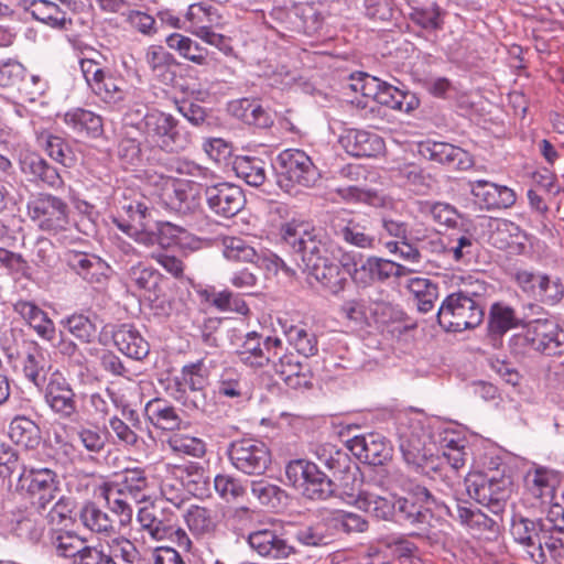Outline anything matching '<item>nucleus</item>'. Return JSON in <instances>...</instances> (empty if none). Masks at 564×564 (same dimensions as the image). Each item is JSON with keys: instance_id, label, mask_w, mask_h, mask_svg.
<instances>
[{"instance_id": "obj_22", "label": "nucleus", "mask_w": 564, "mask_h": 564, "mask_svg": "<svg viewBox=\"0 0 564 564\" xmlns=\"http://www.w3.org/2000/svg\"><path fill=\"white\" fill-rule=\"evenodd\" d=\"M471 194L478 199L481 207L486 209L509 208L517 200L513 189L485 180H479L471 184Z\"/></svg>"}, {"instance_id": "obj_1", "label": "nucleus", "mask_w": 564, "mask_h": 564, "mask_svg": "<svg viewBox=\"0 0 564 564\" xmlns=\"http://www.w3.org/2000/svg\"><path fill=\"white\" fill-rule=\"evenodd\" d=\"M485 311L480 292L460 290L449 294L438 307L436 317L446 332H463L477 327Z\"/></svg>"}, {"instance_id": "obj_28", "label": "nucleus", "mask_w": 564, "mask_h": 564, "mask_svg": "<svg viewBox=\"0 0 564 564\" xmlns=\"http://www.w3.org/2000/svg\"><path fill=\"white\" fill-rule=\"evenodd\" d=\"M113 343L126 356L141 360L149 354V344L131 325H120L112 335Z\"/></svg>"}, {"instance_id": "obj_42", "label": "nucleus", "mask_w": 564, "mask_h": 564, "mask_svg": "<svg viewBox=\"0 0 564 564\" xmlns=\"http://www.w3.org/2000/svg\"><path fill=\"white\" fill-rule=\"evenodd\" d=\"M36 141L56 162L64 166H68L73 162L72 150L63 138L48 131H41L36 133Z\"/></svg>"}, {"instance_id": "obj_62", "label": "nucleus", "mask_w": 564, "mask_h": 564, "mask_svg": "<svg viewBox=\"0 0 564 564\" xmlns=\"http://www.w3.org/2000/svg\"><path fill=\"white\" fill-rule=\"evenodd\" d=\"M216 491L226 500H236L245 494V488L234 477L217 475L214 479Z\"/></svg>"}, {"instance_id": "obj_18", "label": "nucleus", "mask_w": 564, "mask_h": 564, "mask_svg": "<svg viewBox=\"0 0 564 564\" xmlns=\"http://www.w3.org/2000/svg\"><path fill=\"white\" fill-rule=\"evenodd\" d=\"M305 271L334 295L340 293L348 282L349 271L337 263L334 256L311 265Z\"/></svg>"}, {"instance_id": "obj_63", "label": "nucleus", "mask_w": 564, "mask_h": 564, "mask_svg": "<svg viewBox=\"0 0 564 564\" xmlns=\"http://www.w3.org/2000/svg\"><path fill=\"white\" fill-rule=\"evenodd\" d=\"M447 252L452 253L455 261H469L475 249L476 241L471 235L465 234L451 240Z\"/></svg>"}, {"instance_id": "obj_47", "label": "nucleus", "mask_w": 564, "mask_h": 564, "mask_svg": "<svg viewBox=\"0 0 564 564\" xmlns=\"http://www.w3.org/2000/svg\"><path fill=\"white\" fill-rule=\"evenodd\" d=\"M79 518L86 528L97 533L110 532L113 528L110 517L94 502L83 507Z\"/></svg>"}, {"instance_id": "obj_50", "label": "nucleus", "mask_w": 564, "mask_h": 564, "mask_svg": "<svg viewBox=\"0 0 564 564\" xmlns=\"http://www.w3.org/2000/svg\"><path fill=\"white\" fill-rule=\"evenodd\" d=\"M135 414L134 411L130 412L131 416V425L127 424L124 421L119 419L118 416H113L109 420V426L111 431L115 433L118 441L127 446L134 447L139 442V436L137 431L140 429V421L138 417H133Z\"/></svg>"}, {"instance_id": "obj_26", "label": "nucleus", "mask_w": 564, "mask_h": 564, "mask_svg": "<svg viewBox=\"0 0 564 564\" xmlns=\"http://www.w3.org/2000/svg\"><path fill=\"white\" fill-rule=\"evenodd\" d=\"M356 503L360 509L372 513L378 519L391 520L397 514V496L390 492L382 495L364 489L358 494Z\"/></svg>"}, {"instance_id": "obj_61", "label": "nucleus", "mask_w": 564, "mask_h": 564, "mask_svg": "<svg viewBox=\"0 0 564 564\" xmlns=\"http://www.w3.org/2000/svg\"><path fill=\"white\" fill-rule=\"evenodd\" d=\"M77 436L84 448L90 453H99L106 445L98 426H80Z\"/></svg>"}, {"instance_id": "obj_16", "label": "nucleus", "mask_w": 564, "mask_h": 564, "mask_svg": "<svg viewBox=\"0 0 564 564\" xmlns=\"http://www.w3.org/2000/svg\"><path fill=\"white\" fill-rule=\"evenodd\" d=\"M248 542L259 555L272 560L288 558L295 553L290 540L275 530L263 529L251 532Z\"/></svg>"}, {"instance_id": "obj_8", "label": "nucleus", "mask_w": 564, "mask_h": 564, "mask_svg": "<svg viewBox=\"0 0 564 564\" xmlns=\"http://www.w3.org/2000/svg\"><path fill=\"white\" fill-rule=\"evenodd\" d=\"M228 456L234 467L250 476H260L271 464L269 447L256 438H241L230 443Z\"/></svg>"}, {"instance_id": "obj_21", "label": "nucleus", "mask_w": 564, "mask_h": 564, "mask_svg": "<svg viewBox=\"0 0 564 564\" xmlns=\"http://www.w3.org/2000/svg\"><path fill=\"white\" fill-rule=\"evenodd\" d=\"M67 265L87 282L101 284L107 279L109 265L99 257L85 252L65 253Z\"/></svg>"}, {"instance_id": "obj_14", "label": "nucleus", "mask_w": 564, "mask_h": 564, "mask_svg": "<svg viewBox=\"0 0 564 564\" xmlns=\"http://www.w3.org/2000/svg\"><path fill=\"white\" fill-rule=\"evenodd\" d=\"M547 527L543 519L531 520L524 517H514L510 533L532 561H543L541 540L544 541L543 530Z\"/></svg>"}, {"instance_id": "obj_56", "label": "nucleus", "mask_w": 564, "mask_h": 564, "mask_svg": "<svg viewBox=\"0 0 564 564\" xmlns=\"http://www.w3.org/2000/svg\"><path fill=\"white\" fill-rule=\"evenodd\" d=\"M397 514L399 521H408L412 524L424 523L427 519L426 511H423L421 507L416 506V502H412L406 498L397 497L395 503Z\"/></svg>"}, {"instance_id": "obj_36", "label": "nucleus", "mask_w": 564, "mask_h": 564, "mask_svg": "<svg viewBox=\"0 0 564 564\" xmlns=\"http://www.w3.org/2000/svg\"><path fill=\"white\" fill-rule=\"evenodd\" d=\"M528 318V314L518 317L511 307L496 303L491 306L489 313V330L492 334L502 335L510 328L524 324Z\"/></svg>"}, {"instance_id": "obj_27", "label": "nucleus", "mask_w": 564, "mask_h": 564, "mask_svg": "<svg viewBox=\"0 0 564 564\" xmlns=\"http://www.w3.org/2000/svg\"><path fill=\"white\" fill-rule=\"evenodd\" d=\"M21 6L31 12L32 17L54 29L66 30L72 20L54 2L48 0H23Z\"/></svg>"}, {"instance_id": "obj_48", "label": "nucleus", "mask_w": 564, "mask_h": 564, "mask_svg": "<svg viewBox=\"0 0 564 564\" xmlns=\"http://www.w3.org/2000/svg\"><path fill=\"white\" fill-rule=\"evenodd\" d=\"M166 43L170 48L178 51L185 58L199 65L205 64V51L189 37L174 33L167 37Z\"/></svg>"}, {"instance_id": "obj_15", "label": "nucleus", "mask_w": 564, "mask_h": 564, "mask_svg": "<svg viewBox=\"0 0 564 564\" xmlns=\"http://www.w3.org/2000/svg\"><path fill=\"white\" fill-rule=\"evenodd\" d=\"M278 350H282V341L279 338L267 337L261 343L257 333H249L237 355L241 362L261 368L268 365L272 357L278 356Z\"/></svg>"}, {"instance_id": "obj_11", "label": "nucleus", "mask_w": 564, "mask_h": 564, "mask_svg": "<svg viewBox=\"0 0 564 564\" xmlns=\"http://www.w3.org/2000/svg\"><path fill=\"white\" fill-rule=\"evenodd\" d=\"M21 488L37 499L41 508L45 509L47 505L56 498L58 492L56 474L50 468H26L24 467L19 476Z\"/></svg>"}, {"instance_id": "obj_46", "label": "nucleus", "mask_w": 564, "mask_h": 564, "mask_svg": "<svg viewBox=\"0 0 564 564\" xmlns=\"http://www.w3.org/2000/svg\"><path fill=\"white\" fill-rule=\"evenodd\" d=\"M22 370L24 377L30 382L35 387L41 388L44 384L47 375L46 360L43 354L36 348L28 352L23 360Z\"/></svg>"}, {"instance_id": "obj_57", "label": "nucleus", "mask_w": 564, "mask_h": 564, "mask_svg": "<svg viewBox=\"0 0 564 564\" xmlns=\"http://www.w3.org/2000/svg\"><path fill=\"white\" fill-rule=\"evenodd\" d=\"M91 89L106 102H118L123 98L118 80L106 73L96 84H91Z\"/></svg>"}, {"instance_id": "obj_40", "label": "nucleus", "mask_w": 564, "mask_h": 564, "mask_svg": "<svg viewBox=\"0 0 564 564\" xmlns=\"http://www.w3.org/2000/svg\"><path fill=\"white\" fill-rule=\"evenodd\" d=\"M118 495L127 496L134 502H139L145 498L143 491L148 487V479L144 470L141 468H127L123 470L121 481L118 484Z\"/></svg>"}, {"instance_id": "obj_6", "label": "nucleus", "mask_w": 564, "mask_h": 564, "mask_svg": "<svg viewBox=\"0 0 564 564\" xmlns=\"http://www.w3.org/2000/svg\"><path fill=\"white\" fill-rule=\"evenodd\" d=\"M467 495L486 507L494 517H499L511 492V480L506 476H488L481 473L469 474L465 478Z\"/></svg>"}, {"instance_id": "obj_55", "label": "nucleus", "mask_w": 564, "mask_h": 564, "mask_svg": "<svg viewBox=\"0 0 564 564\" xmlns=\"http://www.w3.org/2000/svg\"><path fill=\"white\" fill-rule=\"evenodd\" d=\"M174 452L184 453L194 457H202L205 452V443L196 437L175 434L167 441Z\"/></svg>"}, {"instance_id": "obj_24", "label": "nucleus", "mask_w": 564, "mask_h": 564, "mask_svg": "<svg viewBox=\"0 0 564 564\" xmlns=\"http://www.w3.org/2000/svg\"><path fill=\"white\" fill-rule=\"evenodd\" d=\"M488 241L500 250H518L523 243L524 234L518 225L507 219H490Z\"/></svg>"}, {"instance_id": "obj_4", "label": "nucleus", "mask_w": 564, "mask_h": 564, "mask_svg": "<svg viewBox=\"0 0 564 564\" xmlns=\"http://www.w3.org/2000/svg\"><path fill=\"white\" fill-rule=\"evenodd\" d=\"M145 139L160 150L177 153L189 147L192 134L170 113L153 111L145 116Z\"/></svg>"}, {"instance_id": "obj_41", "label": "nucleus", "mask_w": 564, "mask_h": 564, "mask_svg": "<svg viewBox=\"0 0 564 564\" xmlns=\"http://www.w3.org/2000/svg\"><path fill=\"white\" fill-rule=\"evenodd\" d=\"M52 544L58 556L72 558L73 564H77V561L90 547L85 540L72 532L58 533L54 536Z\"/></svg>"}, {"instance_id": "obj_32", "label": "nucleus", "mask_w": 564, "mask_h": 564, "mask_svg": "<svg viewBox=\"0 0 564 564\" xmlns=\"http://www.w3.org/2000/svg\"><path fill=\"white\" fill-rule=\"evenodd\" d=\"M395 176L403 180L417 194L429 193L436 184L435 177L420 165L409 162L393 167Z\"/></svg>"}, {"instance_id": "obj_19", "label": "nucleus", "mask_w": 564, "mask_h": 564, "mask_svg": "<svg viewBox=\"0 0 564 564\" xmlns=\"http://www.w3.org/2000/svg\"><path fill=\"white\" fill-rule=\"evenodd\" d=\"M349 449L361 462L378 466L389 458L390 448L384 438L378 434L355 436L349 441Z\"/></svg>"}, {"instance_id": "obj_12", "label": "nucleus", "mask_w": 564, "mask_h": 564, "mask_svg": "<svg viewBox=\"0 0 564 564\" xmlns=\"http://www.w3.org/2000/svg\"><path fill=\"white\" fill-rule=\"evenodd\" d=\"M223 246L224 256L228 260L254 263L267 269H271V265H273L275 270L281 268L289 274H295L294 270L290 269L281 258L275 254L270 257L259 254L252 246L240 237H225Z\"/></svg>"}, {"instance_id": "obj_30", "label": "nucleus", "mask_w": 564, "mask_h": 564, "mask_svg": "<svg viewBox=\"0 0 564 564\" xmlns=\"http://www.w3.org/2000/svg\"><path fill=\"white\" fill-rule=\"evenodd\" d=\"M442 476L444 480V487L435 488L436 492L419 484L412 485L409 489V495L413 499H415V502L421 503V509L424 508V511H426V513L432 508L443 509V507H446L445 501L442 499V497L438 496V494H441L442 496H448L452 491L453 486L458 480V476H452L448 473H445Z\"/></svg>"}, {"instance_id": "obj_59", "label": "nucleus", "mask_w": 564, "mask_h": 564, "mask_svg": "<svg viewBox=\"0 0 564 564\" xmlns=\"http://www.w3.org/2000/svg\"><path fill=\"white\" fill-rule=\"evenodd\" d=\"M32 261L41 268H52L56 262V249L46 238L39 239L32 249Z\"/></svg>"}, {"instance_id": "obj_3", "label": "nucleus", "mask_w": 564, "mask_h": 564, "mask_svg": "<svg viewBox=\"0 0 564 564\" xmlns=\"http://www.w3.org/2000/svg\"><path fill=\"white\" fill-rule=\"evenodd\" d=\"M289 482L305 498L322 501L333 497L336 485L332 478L310 460L295 459L285 468Z\"/></svg>"}, {"instance_id": "obj_58", "label": "nucleus", "mask_w": 564, "mask_h": 564, "mask_svg": "<svg viewBox=\"0 0 564 564\" xmlns=\"http://www.w3.org/2000/svg\"><path fill=\"white\" fill-rule=\"evenodd\" d=\"M186 522L189 529L196 533L210 532L215 525L210 511L198 506L192 507L187 511Z\"/></svg>"}, {"instance_id": "obj_2", "label": "nucleus", "mask_w": 564, "mask_h": 564, "mask_svg": "<svg viewBox=\"0 0 564 564\" xmlns=\"http://www.w3.org/2000/svg\"><path fill=\"white\" fill-rule=\"evenodd\" d=\"M281 235L285 243L301 254L304 270L334 256L335 243L321 227L288 223L282 227Z\"/></svg>"}, {"instance_id": "obj_39", "label": "nucleus", "mask_w": 564, "mask_h": 564, "mask_svg": "<svg viewBox=\"0 0 564 564\" xmlns=\"http://www.w3.org/2000/svg\"><path fill=\"white\" fill-rule=\"evenodd\" d=\"M169 204L178 214H193L200 207L199 191L194 185L181 184L173 191Z\"/></svg>"}, {"instance_id": "obj_31", "label": "nucleus", "mask_w": 564, "mask_h": 564, "mask_svg": "<svg viewBox=\"0 0 564 564\" xmlns=\"http://www.w3.org/2000/svg\"><path fill=\"white\" fill-rule=\"evenodd\" d=\"M145 415L155 427L163 431L177 430L183 421L176 409L162 399L149 401L145 405Z\"/></svg>"}, {"instance_id": "obj_29", "label": "nucleus", "mask_w": 564, "mask_h": 564, "mask_svg": "<svg viewBox=\"0 0 564 564\" xmlns=\"http://www.w3.org/2000/svg\"><path fill=\"white\" fill-rule=\"evenodd\" d=\"M20 164L24 174L31 175L34 180L41 181L50 187L58 188L63 185L62 176L57 170L36 153L24 154Z\"/></svg>"}, {"instance_id": "obj_53", "label": "nucleus", "mask_w": 564, "mask_h": 564, "mask_svg": "<svg viewBox=\"0 0 564 564\" xmlns=\"http://www.w3.org/2000/svg\"><path fill=\"white\" fill-rule=\"evenodd\" d=\"M289 340L296 351L304 358L317 352V340L314 334L301 327H292L289 332Z\"/></svg>"}, {"instance_id": "obj_10", "label": "nucleus", "mask_w": 564, "mask_h": 564, "mask_svg": "<svg viewBox=\"0 0 564 564\" xmlns=\"http://www.w3.org/2000/svg\"><path fill=\"white\" fill-rule=\"evenodd\" d=\"M204 194L210 210L225 218L236 216L246 204L242 188L231 183L207 186Z\"/></svg>"}, {"instance_id": "obj_9", "label": "nucleus", "mask_w": 564, "mask_h": 564, "mask_svg": "<svg viewBox=\"0 0 564 564\" xmlns=\"http://www.w3.org/2000/svg\"><path fill=\"white\" fill-rule=\"evenodd\" d=\"M28 213L32 219L47 230L64 229L68 223V206L53 195H40L28 204Z\"/></svg>"}, {"instance_id": "obj_43", "label": "nucleus", "mask_w": 564, "mask_h": 564, "mask_svg": "<svg viewBox=\"0 0 564 564\" xmlns=\"http://www.w3.org/2000/svg\"><path fill=\"white\" fill-rule=\"evenodd\" d=\"M185 19L189 23L191 31L194 32L204 30L207 25L217 24L220 15L214 7L205 2H197L188 7Z\"/></svg>"}, {"instance_id": "obj_35", "label": "nucleus", "mask_w": 564, "mask_h": 564, "mask_svg": "<svg viewBox=\"0 0 564 564\" xmlns=\"http://www.w3.org/2000/svg\"><path fill=\"white\" fill-rule=\"evenodd\" d=\"M525 481L528 489L535 498H552L560 484V476L555 470L538 467L528 471Z\"/></svg>"}, {"instance_id": "obj_49", "label": "nucleus", "mask_w": 564, "mask_h": 564, "mask_svg": "<svg viewBox=\"0 0 564 564\" xmlns=\"http://www.w3.org/2000/svg\"><path fill=\"white\" fill-rule=\"evenodd\" d=\"M538 280L533 297L545 305H556L564 296V285L558 279H551L546 274H542Z\"/></svg>"}, {"instance_id": "obj_64", "label": "nucleus", "mask_w": 564, "mask_h": 564, "mask_svg": "<svg viewBox=\"0 0 564 564\" xmlns=\"http://www.w3.org/2000/svg\"><path fill=\"white\" fill-rule=\"evenodd\" d=\"M202 362L185 366L182 370V382L180 389L204 390L206 379L200 373Z\"/></svg>"}, {"instance_id": "obj_7", "label": "nucleus", "mask_w": 564, "mask_h": 564, "mask_svg": "<svg viewBox=\"0 0 564 564\" xmlns=\"http://www.w3.org/2000/svg\"><path fill=\"white\" fill-rule=\"evenodd\" d=\"M523 334L514 336L516 345H524L547 356L564 354V333L549 319H525Z\"/></svg>"}, {"instance_id": "obj_45", "label": "nucleus", "mask_w": 564, "mask_h": 564, "mask_svg": "<svg viewBox=\"0 0 564 564\" xmlns=\"http://www.w3.org/2000/svg\"><path fill=\"white\" fill-rule=\"evenodd\" d=\"M555 530L547 527L543 530L544 541L541 540V552H543V561H533L536 564H564V541L555 535Z\"/></svg>"}, {"instance_id": "obj_37", "label": "nucleus", "mask_w": 564, "mask_h": 564, "mask_svg": "<svg viewBox=\"0 0 564 564\" xmlns=\"http://www.w3.org/2000/svg\"><path fill=\"white\" fill-rule=\"evenodd\" d=\"M237 176L248 185L258 187L265 182V163L259 158L239 156L234 163Z\"/></svg>"}, {"instance_id": "obj_23", "label": "nucleus", "mask_w": 564, "mask_h": 564, "mask_svg": "<svg viewBox=\"0 0 564 564\" xmlns=\"http://www.w3.org/2000/svg\"><path fill=\"white\" fill-rule=\"evenodd\" d=\"M339 143L352 156H376L383 149L382 139L364 130H348Z\"/></svg>"}, {"instance_id": "obj_51", "label": "nucleus", "mask_w": 564, "mask_h": 564, "mask_svg": "<svg viewBox=\"0 0 564 564\" xmlns=\"http://www.w3.org/2000/svg\"><path fill=\"white\" fill-rule=\"evenodd\" d=\"M130 283L144 291H155L160 282V274L152 268H147L141 264L133 265L128 272Z\"/></svg>"}, {"instance_id": "obj_17", "label": "nucleus", "mask_w": 564, "mask_h": 564, "mask_svg": "<svg viewBox=\"0 0 564 564\" xmlns=\"http://www.w3.org/2000/svg\"><path fill=\"white\" fill-rule=\"evenodd\" d=\"M270 362L290 388L301 389L311 386L312 376L308 366L304 365L293 352L281 354V350H278V356L272 357Z\"/></svg>"}, {"instance_id": "obj_33", "label": "nucleus", "mask_w": 564, "mask_h": 564, "mask_svg": "<svg viewBox=\"0 0 564 564\" xmlns=\"http://www.w3.org/2000/svg\"><path fill=\"white\" fill-rule=\"evenodd\" d=\"M9 437L28 449L36 448L42 440L40 426L29 417L15 416L9 425Z\"/></svg>"}, {"instance_id": "obj_54", "label": "nucleus", "mask_w": 564, "mask_h": 564, "mask_svg": "<svg viewBox=\"0 0 564 564\" xmlns=\"http://www.w3.org/2000/svg\"><path fill=\"white\" fill-rule=\"evenodd\" d=\"M64 326L74 337L83 343H90L95 337L96 327L90 319L84 315L69 316Z\"/></svg>"}, {"instance_id": "obj_34", "label": "nucleus", "mask_w": 564, "mask_h": 564, "mask_svg": "<svg viewBox=\"0 0 564 564\" xmlns=\"http://www.w3.org/2000/svg\"><path fill=\"white\" fill-rule=\"evenodd\" d=\"M333 228L338 237L349 245L358 248H371L375 238L368 232L365 224L357 219L333 220Z\"/></svg>"}, {"instance_id": "obj_13", "label": "nucleus", "mask_w": 564, "mask_h": 564, "mask_svg": "<svg viewBox=\"0 0 564 564\" xmlns=\"http://www.w3.org/2000/svg\"><path fill=\"white\" fill-rule=\"evenodd\" d=\"M45 402L62 419L77 414L76 394L69 382L58 371L52 373L45 388Z\"/></svg>"}, {"instance_id": "obj_60", "label": "nucleus", "mask_w": 564, "mask_h": 564, "mask_svg": "<svg viewBox=\"0 0 564 564\" xmlns=\"http://www.w3.org/2000/svg\"><path fill=\"white\" fill-rule=\"evenodd\" d=\"M367 270L372 280L384 281L397 273V263L381 258H369L361 267Z\"/></svg>"}, {"instance_id": "obj_20", "label": "nucleus", "mask_w": 564, "mask_h": 564, "mask_svg": "<svg viewBox=\"0 0 564 564\" xmlns=\"http://www.w3.org/2000/svg\"><path fill=\"white\" fill-rule=\"evenodd\" d=\"M137 519L141 529L155 541L171 538V532H174L173 516L156 505L140 508Z\"/></svg>"}, {"instance_id": "obj_52", "label": "nucleus", "mask_w": 564, "mask_h": 564, "mask_svg": "<svg viewBox=\"0 0 564 564\" xmlns=\"http://www.w3.org/2000/svg\"><path fill=\"white\" fill-rule=\"evenodd\" d=\"M107 550L112 561L120 558L124 564H133L139 558L135 545L123 536L111 539L107 543Z\"/></svg>"}, {"instance_id": "obj_5", "label": "nucleus", "mask_w": 564, "mask_h": 564, "mask_svg": "<svg viewBox=\"0 0 564 564\" xmlns=\"http://www.w3.org/2000/svg\"><path fill=\"white\" fill-rule=\"evenodd\" d=\"M278 183L285 192L291 193L295 186L310 188L319 178L317 167L302 150L288 149L276 158Z\"/></svg>"}, {"instance_id": "obj_25", "label": "nucleus", "mask_w": 564, "mask_h": 564, "mask_svg": "<svg viewBox=\"0 0 564 564\" xmlns=\"http://www.w3.org/2000/svg\"><path fill=\"white\" fill-rule=\"evenodd\" d=\"M64 121L79 138L98 139L104 134L102 118L93 111L77 108L65 113Z\"/></svg>"}, {"instance_id": "obj_44", "label": "nucleus", "mask_w": 564, "mask_h": 564, "mask_svg": "<svg viewBox=\"0 0 564 564\" xmlns=\"http://www.w3.org/2000/svg\"><path fill=\"white\" fill-rule=\"evenodd\" d=\"M236 116L241 118L248 124L259 128H267L271 124V119L265 110L259 105L249 99H242L231 105Z\"/></svg>"}, {"instance_id": "obj_38", "label": "nucleus", "mask_w": 564, "mask_h": 564, "mask_svg": "<svg viewBox=\"0 0 564 564\" xmlns=\"http://www.w3.org/2000/svg\"><path fill=\"white\" fill-rule=\"evenodd\" d=\"M408 289L416 300L417 310L421 313H429L434 310L438 299V289L431 280L424 278L410 279Z\"/></svg>"}]
</instances>
